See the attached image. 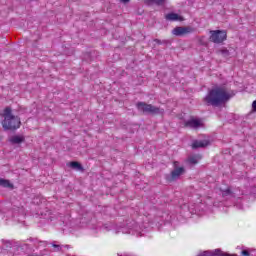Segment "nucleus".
I'll use <instances>...</instances> for the list:
<instances>
[{
  "label": "nucleus",
  "mask_w": 256,
  "mask_h": 256,
  "mask_svg": "<svg viewBox=\"0 0 256 256\" xmlns=\"http://www.w3.org/2000/svg\"><path fill=\"white\" fill-rule=\"evenodd\" d=\"M241 255L242 256H251V253H249L247 250H242Z\"/></svg>",
  "instance_id": "6ab92c4d"
},
{
  "label": "nucleus",
  "mask_w": 256,
  "mask_h": 256,
  "mask_svg": "<svg viewBox=\"0 0 256 256\" xmlns=\"http://www.w3.org/2000/svg\"><path fill=\"white\" fill-rule=\"evenodd\" d=\"M69 166L72 169H76L77 171H84L83 166L81 165V163H79L77 161L70 162Z\"/></svg>",
  "instance_id": "ddd939ff"
},
{
  "label": "nucleus",
  "mask_w": 256,
  "mask_h": 256,
  "mask_svg": "<svg viewBox=\"0 0 256 256\" xmlns=\"http://www.w3.org/2000/svg\"><path fill=\"white\" fill-rule=\"evenodd\" d=\"M224 194L225 195H231V189H226L225 191H224Z\"/></svg>",
  "instance_id": "4be33fe9"
},
{
  "label": "nucleus",
  "mask_w": 256,
  "mask_h": 256,
  "mask_svg": "<svg viewBox=\"0 0 256 256\" xmlns=\"http://www.w3.org/2000/svg\"><path fill=\"white\" fill-rule=\"evenodd\" d=\"M165 19L167 21H183V17L179 16V14L176 13H169L165 16Z\"/></svg>",
  "instance_id": "9b49d317"
},
{
  "label": "nucleus",
  "mask_w": 256,
  "mask_h": 256,
  "mask_svg": "<svg viewBox=\"0 0 256 256\" xmlns=\"http://www.w3.org/2000/svg\"><path fill=\"white\" fill-rule=\"evenodd\" d=\"M200 159H201V156H199V155L191 156L188 158V163H190L191 165H197V163H199Z\"/></svg>",
  "instance_id": "4468645a"
},
{
  "label": "nucleus",
  "mask_w": 256,
  "mask_h": 256,
  "mask_svg": "<svg viewBox=\"0 0 256 256\" xmlns=\"http://www.w3.org/2000/svg\"><path fill=\"white\" fill-rule=\"evenodd\" d=\"M0 187H6L8 189H13V184L9 180L0 178Z\"/></svg>",
  "instance_id": "f8f14e48"
},
{
  "label": "nucleus",
  "mask_w": 256,
  "mask_h": 256,
  "mask_svg": "<svg viewBox=\"0 0 256 256\" xmlns=\"http://www.w3.org/2000/svg\"><path fill=\"white\" fill-rule=\"evenodd\" d=\"M154 42L158 43V44H161V40H159V39H155Z\"/></svg>",
  "instance_id": "5701e85b"
},
{
  "label": "nucleus",
  "mask_w": 256,
  "mask_h": 256,
  "mask_svg": "<svg viewBox=\"0 0 256 256\" xmlns=\"http://www.w3.org/2000/svg\"><path fill=\"white\" fill-rule=\"evenodd\" d=\"M199 42L201 43V45H207V42H205V36L200 37Z\"/></svg>",
  "instance_id": "a211bd4d"
},
{
  "label": "nucleus",
  "mask_w": 256,
  "mask_h": 256,
  "mask_svg": "<svg viewBox=\"0 0 256 256\" xmlns=\"http://www.w3.org/2000/svg\"><path fill=\"white\" fill-rule=\"evenodd\" d=\"M184 127H189L190 129H199L203 127V122L200 119H190L184 122Z\"/></svg>",
  "instance_id": "0eeeda50"
},
{
  "label": "nucleus",
  "mask_w": 256,
  "mask_h": 256,
  "mask_svg": "<svg viewBox=\"0 0 256 256\" xmlns=\"http://www.w3.org/2000/svg\"><path fill=\"white\" fill-rule=\"evenodd\" d=\"M177 165H179V162L174 161L173 162L174 169L171 171L170 175L166 177L168 183H173V181H177V179H179V177H181V175L185 173V167L183 166L179 167Z\"/></svg>",
  "instance_id": "20e7f679"
},
{
  "label": "nucleus",
  "mask_w": 256,
  "mask_h": 256,
  "mask_svg": "<svg viewBox=\"0 0 256 256\" xmlns=\"http://www.w3.org/2000/svg\"><path fill=\"white\" fill-rule=\"evenodd\" d=\"M136 107L138 111H142V113H149L150 115H165L164 109L153 106L152 104H147L145 102H138Z\"/></svg>",
  "instance_id": "7ed1b4c3"
},
{
  "label": "nucleus",
  "mask_w": 256,
  "mask_h": 256,
  "mask_svg": "<svg viewBox=\"0 0 256 256\" xmlns=\"http://www.w3.org/2000/svg\"><path fill=\"white\" fill-rule=\"evenodd\" d=\"M221 255V249H215L214 251H204L197 256H220Z\"/></svg>",
  "instance_id": "9d476101"
},
{
  "label": "nucleus",
  "mask_w": 256,
  "mask_h": 256,
  "mask_svg": "<svg viewBox=\"0 0 256 256\" xmlns=\"http://www.w3.org/2000/svg\"><path fill=\"white\" fill-rule=\"evenodd\" d=\"M235 94L227 90L225 86H214L208 90L207 95L204 97L206 105L212 107H221L225 105Z\"/></svg>",
  "instance_id": "f257e3e1"
},
{
  "label": "nucleus",
  "mask_w": 256,
  "mask_h": 256,
  "mask_svg": "<svg viewBox=\"0 0 256 256\" xmlns=\"http://www.w3.org/2000/svg\"><path fill=\"white\" fill-rule=\"evenodd\" d=\"M191 33H195V28L191 26H177L172 30V35H175V37H185V35H191Z\"/></svg>",
  "instance_id": "423d86ee"
},
{
  "label": "nucleus",
  "mask_w": 256,
  "mask_h": 256,
  "mask_svg": "<svg viewBox=\"0 0 256 256\" xmlns=\"http://www.w3.org/2000/svg\"><path fill=\"white\" fill-rule=\"evenodd\" d=\"M209 146V140H195L192 143V149H199L200 147Z\"/></svg>",
  "instance_id": "1a4fd4ad"
},
{
  "label": "nucleus",
  "mask_w": 256,
  "mask_h": 256,
  "mask_svg": "<svg viewBox=\"0 0 256 256\" xmlns=\"http://www.w3.org/2000/svg\"><path fill=\"white\" fill-rule=\"evenodd\" d=\"M218 256H239V255L224 253L223 251L220 250V255H218Z\"/></svg>",
  "instance_id": "f3484780"
},
{
  "label": "nucleus",
  "mask_w": 256,
  "mask_h": 256,
  "mask_svg": "<svg viewBox=\"0 0 256 256\" xmlns=\"http://www.w3.org/2000/svg\"><path fill=\"white\" fill-rule=\"evenodd\" d=\"M224 57H229V50L227 49H222L219 51Z\"/></svg>",
  "instance_id": "dca6fc26"
},
{
  "label": "nucleus",
  "mask_w": 256,
  "mask_h": 256,
  "mask_svg": "<svg viewBox=\"0 0 256 256\" xmlns=\"http://www.w3.org/2000/svg\"><path fill=\"white\" fill-rule=\"evenodd\" d=\"M9 142L11 145H21V143H25V136L14 135L9 138Z\"/></svg>",
  "instance_id": "6e6552de"
},
{
  "label": "nucleus",
  "mask_w": 256,
  "mask_h": 256,
  "mask_svg": "<svg viewBox=\"0 0 256 256\" xmlns=\"http://www.w3.org/2000/svg\"><path fill=\"white\" fill-rule=\"evenodd\" d=\"M209 40L212 43H223V41L227 40V32L223 30H212L210 31Z\"/></svg>",
  "instance_id": "39448f33"
},
{
  "label": "nucleus",
  "mask_w": 256,
  "mask_h": 256,
  "mask_svg": "<svg viewBox=\"0 0 256 256\" xmlns=\"http://www.w3.org/2000/svg\"><path fill=\"white\" fill-rule=\"evenodd\" d=\"M252 110L256 112V100L252 103Z\"/></svg>",
  "instance_id": "412c9836"
},
{
  "label": "nucleus",
  "mask_w": 256,
  "mask_h": 256,
  "mask_svg": "<svg viewBox=\"0 0 256 256\" xmlns=\"http://www.w3.org/2000/svg\"><path fill=\"white\" fill-rule=\"evenodd\" d=\"M148 3H155L156 5H163L165 3V0H146Z\"/></svg>",
  "instance_id": "2eb2a0df"
},
{
  "label": "nucleus",
  "mask_w": 256,
  "mask_h": 256,
  "mask_svg": "<svg viewBox=\"0 0 256 256\" xmlns=\"http://www.w3.org/2000/svg\"><path fill=\"white\" fill-rule=\"evenodd\" d=\"M2 117L4 120L2 121V127L6 131H16L21 127V118L19 116L13 115V110L11 107H6L3 110Z\"/></svg>",
  "instance_id": "f03ea898"
},
{
  "label": "nucleus",
  "mask_w": 256,
  "mask_h": 256,
  "mask_svg": "<svg viewBox=\"0 0 256 256\" xmlns=\"http://www.w3.org/2000/svg\"><path fill=\"white\" fill-rule=\"evenodd\" d=\"M52 247H54L55 249H57V251H61V246H60V245L52 244Z\"/></svg>",
  "instance_id": "aec40b11"
},
{
  "label": "nucleus",
  "mask_w": 256,
  "mask_h": 256,
  "mask_svg": "<svg viewBox=\"0 0 256 256\" xmlns=\"http://www.w3.org/2000/svg\"><path fill=\"white\" fill-rule=\"evenodd\" d=\"M122 3H129L130 0H121Z\"/></svg>",
  "instance_id": "b1692460"
}]
</instances>
